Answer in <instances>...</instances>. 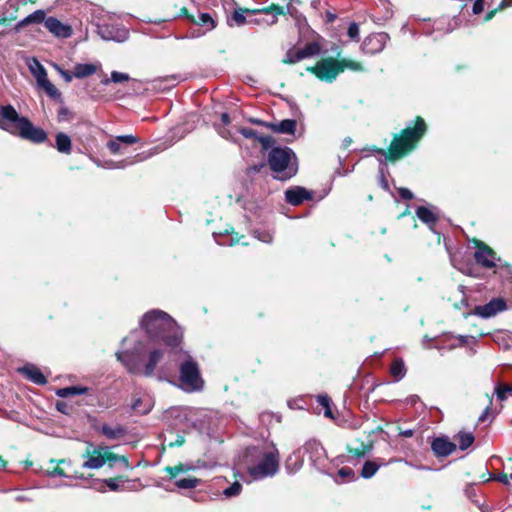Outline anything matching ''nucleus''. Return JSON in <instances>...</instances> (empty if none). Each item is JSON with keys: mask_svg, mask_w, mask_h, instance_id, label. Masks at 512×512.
Wrapping results in <instances>:
<instances>
[{"mask_svg": "<svg viewBox=\"0 0 512 512\" xmlns=\"http://www.w3.org/2000/svg\"><path fill=\"white\" fill-rule=\"evenodd\" d=\"M485 0H476L472 6V12L474 14H480L484 10Z\"/></svg>", "mask_w": 512, "mask_h": 512, "instance_id": "59", "label": "nucleus"}, {"mask_svg": "<svg viewBox=\"0 0 512 512\" xmlns=\"http://www.w3.org/2000/svg\"><path fill=\"white\" fill-rule=\"evenodd\" d=\"M239 132H240V133H241L245 138H248V139H251V138H255V139H257V137H258V135H259L255 130H253V129H251V128H246V127H244V128H240V129H239Z\"/></svg>", "mask_w": 512, "mask_h": 512, "instance_id": "56", "label": "nucleus"}, {"mask_svg": "<svg viewBox=\"0 0 512 512\" xmlns=\"http://www.w3.org/2000/svg\"><path fill=\"white\" fill-rule=\"evenodd\" d=\"M417 217L425 224L429 226V228L433 231V226L438 221V217L436 214L425 206H419L416 209Z\"/></svg>", "mask_w": 512, "mask_h": 512, "instance_id": "25", "label": "nucleus"}, {"mask_svg": "<svg viewBox=\"0 0 512 512\" xmlns=\"http://www.w3.org/2000/svg\"><path fill=\"white\" fill-rule=\"evenodd\" d=\"M214 239L218 245L221 246H232L234 244L239 243V239H235L234 236H223L222 234H213Z\"/></svg>", "mask_w": 512, "mask_h": 512, "instance_id": "41", "label": "nucleus"}, {"mask_svg": "<svg viewBox=\"0 0 512 512\" xmlns=\"http://www.w3.org/2000/svg\"><path fill=\"white\" fill-rule=\"evenodd\" d=\"M304 449L309 453L310 461L314 466L318 467L323 464L326 458V451L319 442L309 441L305 444Z\"/></svg>", "mask_w": 512, "mask_h": 512, "instance_id": "19", "label": "nucleus"}, {"mask_svg": "<svg viewBox=\"0 0 512 512\" xmlns=\"http://www.w3.org/2000/svg\"><path fill=\"white\" fill-rule=\"evenodd\" d=\"M338 63H340V66L342 67V72L344 69H350L353 71H363V67L359 62L348 60V59H342L338 60Z\"/></svg>", "mask_w": 512, "mask_h": 512, "instance_id": "45", "label": "nucleus"}, {"mask_svg": "<svg viewBox=\"0 0 512 512\" xmlns=\"http://www.w3.org/2000/svg\"><path fill=\"white\" fill-rule=\"evenodd\" d=\"M387 465L384 459H377L376 461L367 460L364 462L360 476L364 479L372 478L380 467Z\"/></svg>", "mask_w": 512, "mask_h": 512, "instance_id": "23", "label": "nucleus"}, {"mask_svg": "<svg viewBox=\"0 0 512 512\" xmlns=\"http://www.w3.org/2000/svg\"><path fill=\"white\" fill-rule=\"evenodd\" d=\"M19 371L25 376L26 379L30 380L37 385H45L47 383L46 377L40 371L39 368L30 364L20 368Z\"/></svg>", "mask_w": 512, "mask_h": 512, "instance_id": "22", "label": "nucleus"}, {"mask_svg": "<svg viewBox=\"0 0 512 512\" xmlns=\"http://www.w3.org/2000/svg\"><path fill=\"white\" fill-rule=\"evenodd\" d=\"M297 121L294 119H284L280 122L266 125V128L270 129L274 133L278 134H289L294 135L296 131Z\"/></svg>", "mask_w": 512, "mask_h": 512, "instance_id": "21", "label": "nucleus"}, {"mask_svg": "<svg viewBox=\"0 0 512 512\" xmlns=\"http://www.w3.org/2000/svg\"><path fill=\"white\" fill-rule=\"evenodd\" d=\"M45 27L57 38L66 39L73 33V29L70 25L62 23L59 19L53 16H50L45 20Z\"/></svg>", "mask_w": 512, "mask_h": 512, "instance_id": "16", "label": "nucleus"}, {"mask_svg": "<svg viewBox=\"0 0 512 512\" xmlns=\"http://www.w3.org/2000/svg\"><path fill=\"white\" fill-rule=\"evenodd\" d=\"M453 438L458 443L459 449L462 451L467 450L475 441L473 433L467 431H459Z\"/></svg>", "mask_w": 512, "mask_h": 512, "instance_id": "30", "label": "nucleus"}, {"mask_svg": "<svg viewBox=\"0 0 512 512\" xmlns=\"http://www.w3.org/2000/svg\"><path fill=\"white\" fill-rule=\"evenodd\" d=\"M317 402L324 408V416L327 418H333V413L330 406V398L327 395H318Z\"/></svg>", "mask_w": 512, "mask_h": 512, "instance_id": "42", "label": "nucleus"}, {"mask_svg": "<svg viewBox=\"0 0 512 512\" xmlns=\"http://www.w3.org/2000/svg\"><path fill=\"white\" fill-rule=\"evenodd\" d=\"M140 139L132 134L116 136L114 139L107 142V148L112 154L122 153L121 145H132L138 143Z\"/></svg>", "mask_w": 512, "mask_h": 512, "instance_id": "20", "label": "nucleus"}, {"mask_svg": "<svg viewBox=\"0 0 512 512\" xmlns=\"http://www.w3.org/2000/svg\"><path fill=\"white\" fill-rule=\"evenodd\" d=\"M511 6H512V0H502L496 9L502 10V9H505V8L511 7Z\"/></svg>", "mask_w": 512, "mask_h": 512, "instance_id": "64", "label": "nucleus"}, {"mask_svg": "<svg viewBox=\"0 0 512 512\" xmlns=\"http://www.w3.org/2000/svg\"><path fill=\"white\" fill-rule=\"evenodd\" d=\"M257 140L261 143L264 149L272 147L275 142L273 137L263 135H258Z\"/></svg>", "mask_w": 512, "mask_h": 512, "instance_id": "52", "label": "nucleus"}, {"mask_svg": "<svg viewBox=\"0 0 512 512\" xmlns=\"http://www.w3.org/2000/svg\"><path fill=\"white\" fill-rule=\"evenodd\" d=\"M304 59V55L301 54L300 50H289L286 53V57L283 60L285 63L293 64Z\"/></svg>", "mask_w": 512, "mask_h": 512, "instance_id": "46", "label": "nucleus"}, {"mask_svg": "<svg viewBox=\"0 0 512 512\" xmlns=\"http://www.w3.org/2000/svg\"><path fill=\"white\" fill-rule=\"evenodd\" d=\"M456 448V444L450 441L447 436L436 437L431 442V450L438 458L451 455Z\"/></svg>", "mask_w": 512, "mask_h": 512, "instance_id": "15", "label": "nucleus"}, {"mask_svg": "<svg viewBox=\"0 0 512 512\" xmlns=\"http://www.w3.org/2000/svg\"><path fill=\"white\" fill-rule=\"evenodd\" d=\"M201 479L195 477L180 478L175 480V486L179 489H193L200 485Z\"/></svg>", "mask_w": 512, "mask_h": 512, "instance_id": "35", "label": "nucleus"}, {"mask_svg": "<svg viewBox=\"0 0 512 512\" xmlns=\"http://www.w3.org/2000/svg\"><path fill=\"white\" fill-rule=\"evenodd\" d=\"M55 148L63 154H70L72 150L71 138L64 132H59L55 136Z\"/></svg>", "mask_w": 512, "mask_h": 512, "instance_id": "27", "label": "nucleus"}, {"mask_svg": "<svg viewBox=\"0 0 512 512\" xmlns=\"http://www.w3.org/2000/svg\"><path fill=\"white\" fill-rule=\"evenodd\" d=\"M388 40L389 35L385 32L373 33L364 39L361 47L366 54H376L385 48Z\"/></svg>", "mask_w": 512, "mask_h": 512, "instance_id": "12", "label": "nucleus"}, {"mask_svg": "<svg viewBox=\"0 0 512 512\" xmlns=\"http://www.w3.org/2000/svg\"><path fill=\"white\" fill-rule=\"evenodd\" d=\"M248 475L258 481L273 477L279 470V451L273 442L248 446L241 458Z\"/></svg>", "mask_w": 512, "mask_h": 512, "instance_id": "2", "label": "nucleus"}, {"mask_svg": "<svg viewBox=\"0 0 512 512\" xmlns=\"http://www.w3.org/2000/svg\"><path fill=\"white\" fill-rule=\"evenodd\" d=\"M70 115H71L70 110L67 107L62 106L58 110L57 120H58V122L66 121V120H68Z\"/></svg>", "mask_w": 512, "mask_h": 512, "instance_id": "54", "label": "nucleus"}, {"mask_svg": "<svg viewBox=\"0 0 512 512\" xmlns=\"http://www.w3.org/2000/svg\"><path fill=\"white\" fill-rule=\"evenodd\" d=\"M97 33L105 41L116 42H124L129 35L127 29L114 24L97 25Z\"/></svg>", "mask_w": 512, "mask_h": 512, "instance_id": "10", "label": "nucleus"}, {"mask_svg": "<svg viewBox=\"0 0 512 512\" xmlns=\"http://www.w3.org/2000/svg\"><path fill=\"white\" fill-rule=\"evenodd\" d=\"M313 193L301 186H294L285 191V200L292 206H298L305 200H312Z\"/></svg>", "mask_w": 512, "mask_h": 512, "instance_id": "17", "label": "nucleus"}, {"mask_svg": "<svg viewBox=\"0 0 512 512\" xmlns=\"http://www.w3.org/2000/svg\"><path fill=\"white\" fill-rule=\"evenodd\" d=\"M129 79H130V77L127 73L113 71V72H111V78L103 80L102 83L104 85H107L109 82L121 83V82H126Z\"/></svg>", "mask_w": 512, "mask_h": 512, "instance_id": "43", "label": "nucleus"}, {"mask_svg": "<svg viewBox=\"0 0 512 512\" xmlns=\"http://www.w3.org/2000/svg\"><path fill=\"white\" fill-rule=\"evenodd\" d=\"M318 79L325 82H333L342 73V67L338 60L333 58L322 59L314 67L308 68Z\"/></svg>", "mask_w": 512, "mask_h": 512, "instance_id": "8", "label": "nucleus"}, {"mask_svg": "<svg viewBox=\"0 0 512 512\" xmlns=\"http://www.w3.org/2000/svg\"><path fill=\"white\" fill-rule=\"evenodd\" d=\"M398 193L404 200H411L414 198L413 193L408 188L401 187L398 189Z\"/></svg>", "mask_w": 512, "mask_h": 512, "instance_id": "58", "label": "nucleus"}, {"mask_svg": "<svg viewBox=\"0 0 512 512\" xmlns=\"http://www.w3.org/2000/svg\"><path fill=\"white\" fill-rule=\"evenodd\" d=\"M119 457L120 456H118V455L108 453V450H106L105 459L108 462L110 467H113V465L115 463L119 462Z\"/></svg>", "mask_w": 512, "mask_h": 512, "instance_id": "60", "label": "nucleus"}, {"mask_svg": "<svg viewBox=\"0 0 512 512\" xmlns=\"http://www.w3.org/2000/svg\"><path fill=\"white\" fill-rule=\"evenodd\" d=\"M95 162L98 166H101L99 161H95ZM125 166H126L125 161H120L118 163H114L113 161H108L105 163V165H102V167L108 168V169H119V168H124Z\"/></svg>", "mask_w": 512, "mask_h": 512, "instance_id": "55", "label": "nucleus"}, {"mask_svg": "<svg viewBox=\"0 0 512 512\" xmlns=\"http://www.w3.org/2000/svg\"><path fill=\"white\" fill-rule=\"evenodd\" d=\"M47 474L51 477L59 476V477H67L63 469L59 467H55L50 471H47Z\"/></svg>", "mask_w": 512, "mask_h": 512, "instance_id": "62", "label": "nucleus"}, {"mask_svg": "<svg viewBox=\"0 0 512 512\" xmlns=\"http://www.w3.org/2000/svg\"><path fill=\"white\" fill-rule=\"evenodd\" d=\"M54 67L57 70V72L60 74V76L65 80V82L69 83L74 78L73 72L71 73L67 70H64L62 67H60L57 64L54 65Z\"/></svg>", "mask_w": 512, "mask_h": 512, "instance_id": "50", "label": "nucleus"}, {"mask_svg": "<svg viewBox=\"0 0 512 512\" xmlns=\"http://www.w3.org/2000/svg\"><path fill=\"white\" fill-rule=\"evenodd\" d=\"M372 449V443H364L356 440L347 447V460L349 463L356 464L371 453Z\"/></svg>", "mask_w": 512, "mask_h": 512, "instance_id": "14", "label": "nucleus"}, {"mask_svg": "<svg viewBox=\"0 0 512 512\" xmlns=\"http://www.w3.org/2000/svg\"><path fill=\"white\" fill-rule=\"evenodd\" d=\"M174 361L179 367V380L181 388L188 393L202 391L204 380L201 377L199 365L187 352L171 351Z\"/></svg>", "mask_w": 512, "mask_h": 512, "instance_id": "7", "label": "nucleus"}, {"mask_svg": "<svg viewBox=\"0 0 512 512\" xmlns=\"http://www.w3.org/2000/svg\"><path fill=\"white\" fill-rule=\"evenodd\" d=\"M106 450H108V447L99 446L97 448H93V446L90 444L85 454H83V457L86 458V461L83 463L82 467L87 469L101 468L106 462Z\"/></svg>", "mask_w": 512, "mask_h": 512, "instance_id": "11", "label": "nucleus"}, {"mask_svg": "<svg viewBox=\"0 0 512 512\" xmlns=\"http://www.w3.org/2000/svg\"><path fill=\"white\" fill-rule=\"evenodd\" d=\"M231 21H233L234 24L241 26L246 22V18L244 16L243 12L236 10L232 14L231 18L228 20V24L230 26H233V23Z\"/></svg>", "mask_w": 512, "mask_h": 512, "instance_id": "48", "label": "nucleus"}, {"mask_svg": "<svg viewBox=\"0 0 512 512\" xmlns=\"http://www.w3.org/2000/svg\"><path fill=\"white\" fill-rule=\"evenodd\" d=\"M338 475L343 479H354L355 474L354 471L349 467H342L338 471Z\"/></svg>", "mask_w": 512, "mask_h": 512, "instance_id": "53", "label": "nucleus"}, {"mask_svg": "<svg viewBox=\"0 0 512 512\" xmlns=\"http://www.w3.org/2000/svg\"><path fill=\"white\" fill-rule=\"evenodd\" d=\"M197 410L193 408H181L175 409V418L179 420L181 428L189 430L191 428H197Z\"/></svg>", "mask_w": 512, "mask_h": 512, "instance_id": "18", "label": "nucleus"}, {"mask_svg": "<svg viewBox=\"0 0 512 512\" xmlns=\"http://www.w3.org/2000/svg\"><path fill=\"white\" fill-rule=\"evenodd\" d=\"M304 59L319 53V45L316 42L308 43L304 48L299 49Z\"/></svg>", "mask_w": 512, "mask_h": 512, "instance_id": "44", "label": "nucleus"}, {"mask_svg": "<svg viewBox=\"0 0 512 512\" xmlns=\"http://www.w3.org/2000/svg\"><path fill=\"white\" fill-rule=\"evenodd\" d=\"M29 69L32 75L35 77L37 84L48 78L46 69L36 58H33L32 62L29 64Z\"/></svg>", "mask_w": 512, "mask_h": 512, "instance_id": "32", "label": "nucleus"}, {"mask_svg": "<svg viewBox=\"0 0 512 512\" xmlns=\"http://www.w3.org/2000/svg\"><path fill=\"white\" fill-rule=\"evenodd\" d=\"M123 483L122 477L109 478L99 483L101 487L97 488L100 491H104V485L109 487L112 491H118L120 489V484Z\"/></svg>", "mask_w": 512, "mask_h": 512, "instance_id": "39", "label": "nucleus"}, {"mask_svg": "<svg viewBox=\"0 0 512 512\" xmlns=\"http://www.w3.org/2000/svg\"><path fill=\"white\" fill-rule=\"evenodd\" d=\"M97 71V67L89 63H78L74 66L73 75L75 78L82 79L93 75Z\"/></svg>", "mask_w": 512, "mask_h": 512, "instance_id": "31", "label": "nucleus"}, {"mask_svg": "<svg viewBox=\"0 0 512 512\" xmlns=\"http://www.w3.org/2000/svg\"><path fill=\"white\" fill-rule=\"evenodd\" d=\"M264 12H271L273 14L274 19L272 20V23H275L276 17L278 15H281L284 13V10L282 7L272 5L269 9L263 10Z\"/></svg>", "mask_w": 512, "mask_h": 512, "instance_id": "57", "label": "nucleus"}, {"mask_svg": "<svg viewBox=\"0 0 512 512\" xmlns=\"http://www.w3.org/2000/svg\"><path fill=\"white\" fill-rule=\"evenodd\" d=\"M46 19L47 18H46L45 11L42 9H39V10H36L33 13L29 14L22 20H20L16 25V29L19 30L20 28L30 25V24H40L42 22L45 23Z\"/></svg>", "mask_w": 512, "mask_h": 512, "instance_id": "24", "label": "nucleus"}, {"mask_svg": "<svg viewBox=\"0 0 512 512\" xmlns=\"http://www.w3.org/2000/svg\"><path fill=\"white\" fill-rule=\"evenodd\" d=\"M506 309L507 304L503 298H494L484 305L476 306L474 314L482 318H490Z\"/></svg>", "mask_w": 512, "mask_h": 512, "instance_id": "13", "label": "nucleus"}, {"mask_svg": "<svg viewBox=\"0 0 512 512\" xmlns=\"http://www.w3.org/2000/svg\"><path fill=\"white\" fill-rule=\"evenodd\" d=\"M182 80L179 75H169L153 81V87L161 90H168L175 87Z\"/></svg>", "mask_w": 512, "mask_h": 512, "instance_id": "28", "label": "nucleus"}, {"mask_svg": "<svg viewBox=\"0 0 512 512\" xmlns=\"http://www.w3.org/2000/svg\"><path fill=\"white\" fill-rule=\"evenodd\" d=\"M38 86L43 88L49 97L62 101L60 91L49 81L48 78L39 83Z\"/></svg>", "mask_w": 512, "mask_h": 512, "instance_id": "36", "label": "nucleus"}, {"mask_svg": "<svg viewBox=\"0 0 512 512\" xmlns=\"http://www.w3.org/2000/svg\"><path fill=\"white\" fill-rule=\"evenodd\" d=\"M495 394L497 399L504 401L508 398V395H512V385L510 384H498L495 387Z\"/></svg>", "mask_w": 512, "mask_h": 512, "instance_id": "38", "label": "nucleus"}, {"mask_svg": "<svg viewBox=\"0 0 512 512\" xmlns=\"http://www.w3.org/2000/svg\"><path fill=\"white\" fill-rule=\"evenodd\" d=\"M474 259L477 264L486 269H492L497 266V262H500V258L496 256V253L483 242L476 243Z\"/></svg>", "mask_w": 512, "mask_h": 512, "instance_id": "9", "label": "nucleus"}, {"mask_svg": "<svg viewBox=\"0 0 512 512\" xmlns=\"http://www.w3.org/2000/svg\"><path fill=\"white\" fill-rule=\"evenodd\" d=\"M151 342L163 344L171 351L175 350L182 340V330L177 322L166 312L153 309L146 312L140 321Z\"/></svg>", "mask_w": 512, "mask_h": 512, "instance_id": "1", "label": "nucleus"}, {"mask_svg": "<svg viewBox=\"0 0 512 512\" xmlns=\"http://www.w3.org/2000/svg\"><path fill=\"white\" fill-rule=\"evenodd\" d=\"M427 127L421 117H417L415 126L408 125L402 130L400 135H395L389 147V152L384 149L374 148L373 151L381 156L380 164H386L387 161L395 162L411 151L426 133Z\"/></svg>", "mask_w": 512, "mask_h": 512, "instance_id": "3", "label": "nucleus"}, {"mask_svg": "<svg viewBox=\"0 0 512 512\" xmlns=\"http://www.w3.org/2000/svg\"><path fill=\"white\" fill-rule=\"evenodd\" d=\"M391 374L399 381L406 375V367L402 359H396L391 364Z\"/></svg>", "mask_w": 512, "mask_h": 512, "instance_id": "34", "label": "nucleus"}, {"mask_svg": "<svg viewBox=\"0 0 512 512\" xmlns=\"http://www.w3.org/2000/svg\"><path fill=\"white\" fill-rule=\"evenodd\" d=\"M187 18L194 24L203 27L205 31H211L216 26L214 19L209 13H199L197 17L188 16Z\"/></svg>", "mask_w": 512, "mask_h": 512, "instance_id": "26", "label": "nucleus"}, {"mask_svg": "<svg viewBox=\"0 0 512 512\" xmlns=\"http://www.w3.org/2000/svg\"><path fill=\"white\" fill-rule=\"evenodd\" d=\"M87 392H88L87 387L70 386V387L60 388V389L56 390V395L60 398H67L70 396L86 394Z\"/></svg>", "mask_w": 512, "mask_h": 512, "instance_id": "33", "label": "nucleus"}, {"mask_svg": "<svg viewBox=\"0 0 512 512\" xmlns=\"http://www.w3.org/2000/svg\"><path fill=\"white\" fill-rule=\"evenodd\" d=\"M56 409H57L59 412H61V413H63V414H66V415H68V414H69V412H70V407H69V405H68L66 402H64V401H59V402H57V403H56Z\"/></svg>", "mask_w": 512, "mask_h": 512, "instance_id": "61", "label": "nucleus"}, {"mask_svg": "<svg viewBox=\"0 0 512 512\" xmlns=\"http://www.w3.org/2000/svg\"><path fill=\"white\" fill-rule=\"evenodd\" d=\"M142 403H143V400L141 398H137V399L134 400V402H133L131 407H132V409L134 411H138L141 414H146V413H148L151 410V404L150 403H146L145 407L142 409L141 408Z\"/></svg>", "mask_w": 512, "mask_h": 512, "instance_id": "49", "label": "nucleus"}, {"mask_svg": "<svg viewBox=\"0 0 512 512\" xmlns=\"http://www.w3.org/2000/svg\"><path fill=\"white\" fill-rule=\"evenodd\" d=\"M242 491V484L239 481H234L229 487L225 488L222 492L225 498H232L238 496Z\"/></svg>", "mask_w": 512, "mask_h": 512, "instance_id": "40", "label": "nucleus"}, {"mask_svg": "<svg viewBox=\"0 0 512 512\" xmlns=\"http://www.w3.org/2000/svg\"><path fill=\"white\" fill-rule=\"evenodd\" d=\"M140 344H136L132 350H124L116 352L117 360L134 375H143L151 377L154 375L156 367L163 360L165 350L162 348L150 349L146 362L143 364L140 358Z\"/></svg>", "mask_w": 512, "mask_h": 512, "instance_id": "5", "label": "nucleus"}, {"mask_svg": "<svg viewBox=\"0 0 512 512\" xmlns=\"http://www.w3.org/2000/svg\"><path fill=\"white\" fill-rule=\"evenodd\" d=\"M380 184L382 186L383 189L385 190H388L389 189V185H388V182L384 176V171L383 169L381 168L380 169Z\"/></svg>", "mask_w": 512, "mask_h": 512, "instance_id": "63", "label": "nucleus"}, {"mask_svg": "<svg viewBox=\"0 0 512 512\" xmlns=\"http://www.w3.org/2000/svg\"><path fill=\"white\" fill-rule=\"evenodd\" d=\"M0 129L35 144L44 143L48 138L42 128L34 126L10 104L0 105Z\"/></svg>", "mask_w": 512, "mask_h": 512, "instance_id": "4", "label": "nucleus"}, {"mask_svg": "<svg viewBox=\"0 0 512 512\" xmlns=\"http://www.w3.org/2000/svg\"><path fill=\"white\" fill-rule=\"evenodd\" d=\"M101 433L106 436L108 439H119L126 434V429L121 425L110 426L108 424H103L100 428Z\"/></svg>", "mask_w": 512, "mask_h": 512, "instance_id": "29", "label": "nucleus"}, {"mask_svg": "<svg viewBox=\"0 0 512 512\" xmlns=\"http://www.w3.org/2000/svg\"><path fill=\"white\" fill-rule=\"evenodd\" d=\"M347 34H348V36L351 39L358 40V38H359V26H358V24L355 23V22L350 23V25L348 27Z\"/></svg>", "mask_w": 512, "mask_h": 512, "instance_id": "51", "label": "nucleus"}, {"mask_svg": "<svg viewBox=\"0 0 512 512\" xmlns=\"http://www.w3.org/2000/svg\"><path fill=\"white\" fill-rule=\"evenodd\" d=\"M267 161L276 180L287 181L298 172L297 156L289 147L271 148Z\"/></svg>", "mask_w": 512, "mask_h": 512, "instance_id": "6", "label": "nucleus"}, {"mask_svg": "<svg viewBox=\"0 0 512 512\" xmlns=\"http://www.w3.org/2000/svg\"><path fill=\"white\" fill-rule=\"evenodd\" d=\"M254 237L264 243H271L273 241V234L268 230H255Z\"/></svg>", "mask_w": 512, "mask_h": 512, "instance_id": "47", "label": "nucleus"}, {"mask_svg": "<svg viewBox=\"0 0 512 512\" xmlns=\"http://www.w3.org/2000/svg\"><path fill=\"white\" fill-rule=\"evenodd\" d=\"M193 467L191 465H187V464H178L176 466H168L165 468V471L169 474L170 478L171 479H176L177 476L180 474V473H184V472H187L189 470H191Z\"/></svg>", "mask_w": 512, "mask_h": 512, "instance_id": "37", "label": "nucleus"}]
</instances>
